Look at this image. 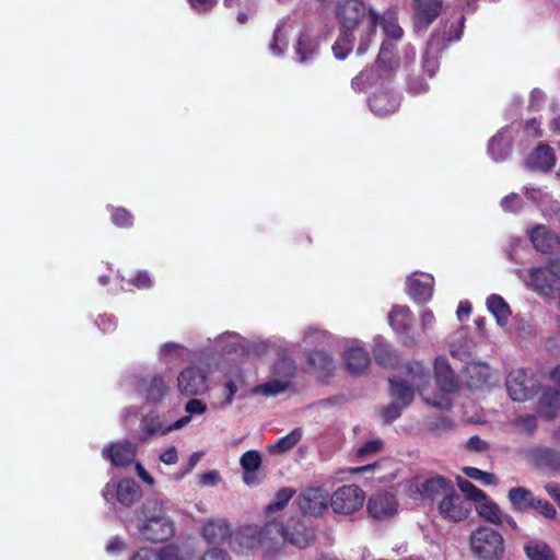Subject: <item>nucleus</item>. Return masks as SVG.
I'll return each mask as SVG.
<instances>
[{
  "mask_svg": "<svg viewBox=\"0 0 560 560\" xmlns=\"http://www.w3.org/2000/svg\"><path fill=\"white\" fill-rule=\"evenodd\" d=\"M198 478H199V483L201 486H206V487L214 486L220 480V476L217 471H209V472L201 474V475H199Z\"/></svg>",
  "mask_w": 560,
  "mask_h": 560,
  "instance_id": "nucleus-52",
  "label": "nucleus"
},
{
  "mask_svg": "<svg viewBox=\"0 0 560 560\" xmlns=\"http://www.w3.org/2000/svg\"><path fill=\"white\" fill-rule=\"evenodd\" d=\"M316 43L308 35H303L298 42L296 52L300 55V60L305 61L307 59L306 52L310 55L315 51Z\"/></svg>",
  "mask_w": 560,
  "mask_h": 560,
  "instance_id": "nucleus-43",
  "label": "nucleus"
},
{
  "mask_svg": "<svg viewBox=\"0 0 560 560\" xmlns=\"http://www.w3.org/2000/svg\"><path fill=\"white\" fill-rule=\"evenodd\" d=\"M334 15L339 25L340 37L332 49L337 58L343 59L359 42L358 52L366 51L376 36L378 14L362 0H338Z\"/></svg>",
  "mask_w": 560,
  "mask_h": 560,
  "instance_id": "nucleus-2",
  "label": "nucleus"
},
{
  "mask_svg": "<svg viewBox=\"0 0 560 560\" xmlns=\"http://www.w3.org/2000/svg\"><path fill=\"white\" fill-rule=\"evenodd\" d=\"M202 535L208 544L219 545L228 537L229 525L222 520L208 522L203 526Z\"/></svg>",
  "mask_w": 560,
  "mask_h": 560,
  "instance_id": "nucleus-29",
  "label": "nucleus"
},
{
  "mask_svg": "<svg viewBox=\"0 0 560 560\" xmlns=\"http://www.w3.org/2000/svg\"><path fill=\"white\" fill-rule=\"evenodd\" d=\"M328 493L320 487L308 488L298 497L300 510L305 515H320L327 509Z\"/></svg>",
  "mask_w": 560,
  "mask_h": 560,
  "instance_id": "nucleus-13",
  "label": "nucleus"
},
{
  "mask_svg": "<svg viewBox=\"0 0 560 560\" xmlns=\"http://www.w3.org/2000/svg\"><path fill=\"white\" fill-rule=\"evenodd\" d=\"M303 431L300 428L292 430L289 434L268 446V451L273 454H282L292 450L302 439Z\"/></svg>",
  "mask_w": 560,
  "mask_h": 560,
  "instance_id": "nucleus-33",
  "label": "nucleus"
},
{
  "mask_svg": "<svg viewBox=\"0 0 560 560\" xmlns=\"http://www.w3.org/2000/svg\"><path fill=\"white\" fill-rule=\"evenodd\" d=\"M294 364L288 357L280 358L273 365L271 371V378L254 389L256 394L261 395H277L283 392L288 385L289 380L294 373Z\"/></svg>",
  "mask_w": 560,
  "mask_h": 560,
  "instance_id": "nucleus-9",
  "label": "nucleus"
},
{
  "mask_svg": "<svg viewBox=\"0 0 560 560\" xmlns=\"http://www.w3.org/2000/svg\"><path fill=\"white\" fill-rule=\"evenodd\" d=\"M308 364L318 375H327L332 369L331 358L323 351L314 352L308 358Z\"/></svg>",
  "mask_w": 560,
  "mask_h": 560,
  "instance_id": "nucleus-35",
  "label": "nucleus"
},
{
  "mask_svg": "<svg viewBox=\"0 0 560 560\" xmlns=\"http://www.w3.org/2000/svg\"><path fill=\"white\" fill-rule=\"evenodd\" d=\"M533 460L539 467L548 466L552 469H560V455L549 450H535Z\"/></svg>",
  "mask_w": 560,
  "mask_h": 560,
  "instance_id": "nucleus-36",
  "label": "nucleus"
},
{
  "mask_svg": "<svg viewBox=\"0 0 560 560\" xmlns=\"http://www.w3.org/2000/svg\"><path fill=\"white\" fill-rule=\"evenodd\" d=\"M411 320L412 315L406 306L396 305L392 308L388 315V322L393 329L402 338L413 341L419 338V332L413 331Z\"/></svg>",
  "mask_w": 560,
  "mask_h": 560,
  "instance_id": "nucleus-16",
  "label": "nucleus"
},
{
  "mask_svg": "<svg viewBox=\"0 0 560 560\" xmlns=\"http://www.w3.org/2000/svg\"><path fill=\"white\" fill-rule=\"evenodd\" d=\"M162 352H163V354H168L171 352H174L177 357H182L183 352H184V348L177 343L170 342V343H165L162 347Z\"/></svg>",
  "mask_w": 560,
  "mask_h": 560,
  "instance_id": "nucleus-59",
  "label": "nucleus"
},
{
  "mask_svg": "<svg viewBox=\"0 0 560 560\" xmlns=\"http://www.w3.org/2000/svg\"><path fill=\"white\" fill-rule=\"evenodd\" d=\"M508 499L514 511L525 512L534 508L537 497L527 488L513 487L508 492Z\"/></svg>",
  "mask_w": 560,
  "mask_h": 560,
  "instance_id": "nucleus-24",
  "label": "nucleus"
},
{
  "mask_svg": "<svg viewBox=\"0 0 560 560\" xmlns=\"http://www.w3.org/2000/svg\"><path fill=\"white\" fill-rule=\"evenodd\" d=\"M314 534L303 523L292 520L287 528L278 523H269L264 528L256 525L240 527L232 536L230 545L236 552H248L258 546L270 551L288 540L292 545L304 548L313 540Z\"/></svg>",
  "mask_w": 560,
  "mask_h": 560,
  "instance_id": "nucleus-3",
  "label": "nucleus"
},
{
  "mask_svg": "<svg viewBox=\"0 0 560 560\" xmlns=\"http://www.w3.org/2000/svg\"><path fill=\"white\" fill-rule=\"evenodd\" d=\"M453 488L452 482L442 476L417 477L402 485V491L412 500L444 498Z\"/></svg>",
  "mask_w": 560,
  "mask_h": 560,
  "instance_id": "nucleus-6",
  "label": "nucleus"
},
{
  "mask_svg": "<svg viewBox=\"0 0 560 560\" xmlns=\"http://www.w3.org/2000/svg\"><path fill=\"white\" fill-rule=\"evenodd\" d=\"M132 560H183V557L178 548L167 546L161 552L152 548H142L133 556Z\"/></svg>",
  "mask_w": 560,
  "mask_h": 560,
  "instance_id": "nucleus-28",
  "label": "nucleus"
},
{
  "mask_svg": "<svg viewBox=\"0 0 560 560\" xmlns=\"http://www.w3.org/2000/svg\"><path fill=\"white\" fill-rule=\"evenodd\" d=\"M142 393L145 394L148 400L159 401L168 390V386L162 377L153 376L149 381L143 382Z\"/></svg>",
  "mask_w": 560,
  "mask_h": 560,
  "instance_id": "nucleus-32",
  "label": "nucleus"
},
{
  "mask_svg": "<svg viewBox=\"0 0 560 560\" xmlns=\"http://www.w3.org/2000/svg\"><path fill=\"white\" fill-rule=\"evenodd\" d=\"M439 512L446 520L460 522L469 515L470 506L465 503L453 488L451 493L442 498L439 504Z\"/></svg>",
  "mask_w": 560,
  "mask_h": 560,
  "instance_id": "nucleus-15",
  "label": "nucleus"
},
{
  "mask_svg": "<svg viewBox=\"0 0 560 560\" xmlns=\"http://www.w3.org/2000/svg\"><path fill=\"white\" fill-rule=\"evenodd\" d=\"M442 0H413V13L417 23L428 25L442 10Z\"/></svg>",
  "mask_w": 560,
  "mask_h": 560,
  "instance_id": "nucleus-23",
  "label": "nucleus"
},
{
  "mask_svg": "<svg viewBox=\"0 0 560 560\" xmlns=\"http://www.w3.org/2000/svg\"><path fill=\"white\" fill-rule=\"evenodd\" d=\"M469 548L478 560H502L505 555L503 536L485 525L470 533Z\"/></svg>",
  "mask_w": 560,
  "mask_h": 560,
  "instance_id": "nucleus-5",
  "label": "nucleus"
},
{
  "mask_svg": "<svg viewBox=\"0 0 560 560\" xmlns=\"http://www.w3.org/2000/svg\"><path fill=\"white\" fill-rule=\"evenodd\" d=\"M434 372L435 382L440 388L439 393H433L427 387L430 376L424 366L419 362L409 364L399 376L390 380L394 402L384 411L386 421H393L399 417L401 409L412 400L416 390L429 405L439 408L450 406V395L455 390L456 382L445 358H438L435 360Z\"/></svg>",
  "mask_w": 560,
  "mask_h": 560,
  "instance_id": "nucleus-1",
  "label": "nucleus"
},
{
  "mask_svg": "<svg viewBox=\"0 0 560 560\" xmlns=\"http://www.w3.org/2000/svg\"><path fill=\"white\" fill-rule=\"evenodd\" d=\"M201 453H194L190 455L189 459H188V464H187V467L185 468V470L179 475L177 476L178 479L183 478L185 475L189 474L192 468L198 464V462L201 459Z\"/></svg>",
  "mask_w": 560,
  "mask_h": 560,
  "instance_id": "nucleus-58",
  "label": "nucleus"
},
{
  "mask_svg": "<svg viewBox=\"0 0 560 560\" xmlns=\"http://www.w3.org/2000/svg\"><path fill=\"white\" fill-rule=\"evenodd\" d=\"M555 163L553 151L544 144L538 145L527 158V165L536 171H548Z\"/></svg>",
  "mask_w": 560,
  "mask_h": 560,
  "instance_id": "nucleus-25",
  "label": "nucleus"
},
{
  "mask_svg": "<svg viewBox=\"0 0 560 560\" xmlns=\"http://www.w3.org/2000/svg\"><path fill=\"white\" fill-rule=\"evenodd\" d=\"M188 2L195 11L203 12L210 10L217 0H188Z\"/></svg>",
  "mask_w": 560,
  "mask_h": 560,
  "instance_id": "nucleus-54",
  "label": "nucleus"
},
{
  "mask_svg": "<svg viewBox=\"0 0 560 560\" xmlns=\"http://www.w3.org/2000/svg\"><path fill=\"white\" fill-rule=\"evenodd\" d=\"M463 472L474 479V480H477L479 482H481L482 485L485 486H490V485H498L499 480L497 478L495 475L493 474H490V472H486V471H482L476 467H464L463 468Z\"/></svg>",
  "mask_w": 560,
  "mask_h": 560,
  "instance_id": "nucleus-38",
  "label": "nucleus"
},
{
  "mask_svg": "<svg viewBox=\"0 0 560 560\" xmlns=\"http://www.w3.org/2000/svg\"><path fill=\"white\" fill-rule=\"evenodd\" d=\"M382 445L380 440L369 441L357 450V456L361 459H366L378 453L382 450Z\"/></svg>",
  "mask_w": 560,
  "mask_h": 560,
  "instance_id": "nucleus-45",
  "label": "nucleus"
},
{
  "mask_svg": "<svg viewBox=\"0 0 560 560\" xmlns=\"http://www.w3.org/2000/svg\"><path fill=\"white\" fill-rule=\"evenodd\" d=\"M292 497H293L292 489L285 488V489L280 490L276 494L273 501L267 506V513L271 514L273 512L282 510L288 504V502L290 501V499Z\"/></svg>",
  "mask_w": 560,
  "mask_h": 560,
  "instance_id": "nucleus-40",
  "label": "nucleus"
},
{
  "mask_svg": "<svg viewBox=\"0 0 560 560\" xmlns=\"http://www.w3.org/2000/svg\"><path fill=\"white\" fill-rule=\"evenodd\" d=\"M221 342L224 343V348L228 352H235L237 353L238 350H241L242 353L247 352V354H254L258 355L260 354L266 346L264 343L253 346L252 349H248V347L245 345L244 340L235 335V334H229L221 338Z\"/></svg>",
  "mask_w": 560,
  "mask_h": 560,
  "instance_id": "nucleus-31",
  "label": "nucleus"
},
{
  "mask_svg": "<svg viewBox=\"0 0 560 560\" xmlns=\"http://www.w3.org/2000/svg\"><path fill=\"white\" fill-rule=\"evenodd\" d=\"M103 456L115 466H126L133 462L136 446L129 442H118L103 450Z\"/></svg>",
  "mask_w": 560,
  "mask_h": 560,
  "instance_id": "nucleus-21",
  "label": "nucleus"
},
{
  "mask_svg": "<svg viewBox=\"0 0 560 560\" xmlns=\"http://www.w3.org/2000/svg\"><path fill=\"white\" fill-rule=\"evenodd\" d=\"M136 470H137L139 478L143 482H145L149 486L153 485L154 480H153L152 476L140 464L136 465Z\"/></svg>",
  "mask_w": 560,
  "mask_h": 560,
  "instance_id": "nucleus-61",
  "label": "nucleus"
},
{
  "mask_svg": "<svg viewBox=\"0 0 560 560\" xmlns=\"http://www.w3.org/2000/svg\"><path fill=\"white\" fill-rule=\"evenodd\" d=\"M241 466L243 468V481L249 487L260 485L264 475L259 471L261 466V456L256 451H248L241 457Z\"/></svg>",
  "mask_w": 560,
  "mask_h": 560,
  "instance_id": "nucleus-20",
  "label": "nucleus"
},
{
  "mask_svg": "<svg viewBox=\"0 0 560 560\" xmlns=\"http://www.w3.org/2000/svg\"><path fill=\"white\" fill-rule=\"evenodd\" d=\"M398 503L389 492H376L368 501L369 514L374 518L390 517L397 513Z\"/></svg>",
  "mask_w": 560,
  "mask_h": 560,
  "instance_id": "nucleus-17",
  "label": "nucleus"
},
{
  "mask_svg": "<svg viewBox=\"0 0 560 560\" xmlns=\"http://www.w3.org/2000/svg\"><path fill=\"white\" fill-rule=\"evenodd\" d=\"M178 459L177 450L174 446L168 447L160 455V460L166 465H174Z\"/></svg>",
  "mask_w": 560,
  "mask_h": 560,
  "instance_id": "nucleus-53",
  "label": "nucleus"
},
{
  "mask_svg": "<svg viewBox=\"0 0 560 560\" xmlns=\"http://www.w3.org/2000/svg\"><path fill=\"white\" fill-rule=\"evenodd\" d=\"M287 36V31L283 27L277 28L273 36V43L270 45L271 50H276L280 46H284V39Z\"/></svg>",
  "mask_w": 560,
  "mask_h": 560,
  "instance_id": "nucleus-57",
  "label": "nucleus"
},
{
  "mask_svg": "<svg viewBox=\"0 0 560 560\" xmlns=\"http://www.w3.org/2000/svg\"><path fill=\"white\" fill-rule=\"evenodd\" d=\"M200 560H230V557L224 550L213 547Z\"/></svg>",
  "mask_w": 560,
  "mask_h": 560,
  "instance_id": "nucleus-51",
  "label": "nucleus"
},
{
  "mask_svg": "<svg viewBox=\"0 0 560 560\" xmlns=\"http://www.w3.org/2000/svg\"><path fill=\"white\" fill-rule=\"evenodd\" d=\"M506 389L513 400L525 401L535 394L536 382L525 370H513L506 378Z\"/></svg>",
  "mask_w": 560,
  "mask_h": 560,
  "instance_id": "nucleus-11",
  "label": "nucleus"
},
{
  "mask_svg": "<svg viewBox=\"0 0 560 560\" xmlns=\"http://www.w3.org/2000/svg\"><path fill=\"white\" fill-rule=\"evenodd\" d=\"M398 105L399 97L387 91H382L370 100V107L376 115L394 113Z\"/></svg>",
  "mask_w": 560,
  "mask_h": 560,
  "instance_id": "nucleus-26",
  "label": "nucleus"
},
{
  "mask_svg": "<svg viewBox=\"0 0 560 560\" xmlns=\"http://www.w3.org/2000/svg\"><path fill=\"white\" fill-rule=\"evenodd\" d=\"M177 388L186 396L205 394L208 389L205 373L195 366L184 369L177 376Z\"/></svg>",
  "mask_w": 560,
  "mask_h": 560,
  "instance_id": "nucleus-12",
  "label": "nucleus"
},
{
  "mask_svg": "<svg viewBox=\"0 0 560 560\" xmlns=\"http://www.w3.org/2000/svg\"><path fill=\"white\" fill-rule=\"evenodd\" d=\"M186 416L183 418H189V422L194 416L203 415L207 411V405L200 399H190L185 405Z\"/></svg>",
  "mask_w": 560,
  "mask_h": 560,
  "instance_id": "nucleus-46",
  "label": "nucleus"
},
{
  "mask_svg": "<svg viewBox=\"0 0 560 560\" xmlns=\"http://www.w3.org/2000/svg\"><path fill=\"white\" fill-rule=\"evenodd\" d=\"M467 383L470 387H480L491 377V370L487 364L470 362L464 369Z\"/></svg>",
  "mask_w": 560,
  "mask_h": 560,
  "instance_id": "nucleus-27",
  "label": "nucleus"
},
{
  "mask_svg": "<svg viewBox=\"0 0 560 560\" xmlns=\"http://www.w3.org/2000/svg\"><path fill=\"white\" fill-rule=\"evenodd\" d=\"M219 371L222 374V405H230L243 382L242 371L240 366H229L226 361L220 364Z\"/></svg>",
  "mask_w": 560,
  "mask_h": 560,
  "instance_id": "nucleus-14",
  "label": "nucleus"
},
{
  "mask_svg": "<svg viewBox=\"0 0 560 560\" xmlns=\"http://www.w3.org/2000/svg\"><path fill=\"white\" fill-rule=\"evenodd\" d=\"M382 26L386 36L398 39L402 35V30L397 23L395 14L388 13L382 19Z\"/></svg>",
  "mask_w": 560,
  "mask_h": 560,
  "instance_id": "nucleus-39",
  "label": "nucleus"
},
{
  "mask_svg": "<svg viewBox=\"0 0 560 560\" xmlns=\"http://www.w3.org/2000/svg\"><path fill=\"white\" fill-rule=\"evenodd\" d=\"M387 351V346L383 343H377L374 349V354L376 360H378L382 364H385V361L383 359V352Z\"/></svg>",
  "mask_w": 560,
  "mask_h": 560,
  "instance_id": "nucleus-64",
  "label": "nucleus"
},
{
  "mask_svg": "<svg viewBox=\"0 0 560 560\" xmlns=\"http://www.w3.org/2000/svg\"><path fill=\"white\" fill-rule=\"evenodd\" d=\"M342 359L350 373H361L366 369L370 363V355L368 351L361 347L358 341H350L347 343L342 353Z\"/></svg>",
  "mask_w": 560,
  "mask_h": 560,
  "instance_id": "nucleus-18",
  "label": "nucleus"
},
{
  "mask_svg": "<svg viewBox=\"0 0 560 560\" xmlns=\"http://www.w3.org/2000/svg\"><path fill=\"white\" fill-rule=\"evenodd\" d=\"M467 448L472 452H483L487 450V443L478 436H471L467 441Z\"/></svg>",
  "mask_w": 560,
  "mask_h": 560,
  "instance_id": "nucleus-56",
  "label": "nucleus"
},
{
  "mask_svg": "<svg viewBox=\"0 0 560 560\" xmlns=\"http://www.w3.org/2000/svg\"><path fill=\"white\" fill-rule=\"evenodd\" d=\"M521 198L515 194L506 196L501 201L502 208L505 211H516L521 208Z\"/></svg>",
  "mask_w": 560,
  "mask_h": 560,
  "instance_id": "nucleus-49",
  "label": "nucleus"
},
{
  "mask_svg": "<svg viewBox=\"0 0 560 560\" xmlns=\"http://www.w3.org/2000/svg\"><path fill=\"white\" fill-rule=\"evenodd\" d=\"M457 485L467 499L474 502L475 510L481 518L491 524L502 525L503 511L491 498L463 477H457Z\"/></svg>",
  "mask_w": 560,
  "mask_h": 560,
  "instance_id": "nucleus-7",
  "label": "nucleus"
},
{
  "mask_svg": "<svg viewBox=\"0 0 560 560\" xmlns=\"http://www.w3.org/2000/svg\"><path fill=\"white\" fill-rule=\"evenodd\" d=\"M463 337V331H458L451 345V354L453 357H457L458 359H464L469 352H470V349H471V346L466 342L464 346L462 345H458L457 341H459V339Z\"/></svg>",
  "mask_w": 560,
  "mask_h": 560,
  "instance_id": "nucleus-47",
  "label": "nucleus"
},
{
  "mask_svg": "<svg viewBox=\"0 0 560 560\" xmlns=\"http://www.w3.org/2000/svg\"><path fill=\"white\" fill-rule=\"evenodd\" d=\"M142 538L163 541L174 534V524L167 516L165 503L159 499L147 500L137 524Z\"/></svg>",
  "mask_w": 560,
  "mask_h": 560,
  "instance_id": "nucleus-4",
  "label": "nucleus"
},
{
  "mask_svg": "<svg viewBox=\"0 0 560 560\" xmlns=\"http://www.w3.org/2000/svg\"><path fill=\"white\" fill-rule=\"evenodd\" d=\"M503 143V137L498 135L495 137H493L491 140H490V143H489V153L494 158V159H499L502 156L501 152H500V148Z\"/></svg>",
  "mask_w": 560,
  "mask_h": 560,
  "instance_id": "nucleus-55",
  "label": "nucleus"
},
{
  "mask_svg": "<svg viewBox=\"0 0 560 560\" xmlns=\"http://www.w3.org/2000/svg\"><path fill=\"white\" fill-rule=\"evenodd\" d=\"M377 63L381 68L388 69H393V67L397 63V60L394 56L393 47L387 42H384L382 44L377 58Z\"/></svg>",
  "mask_w": 560,
  "mask_h": 560,
  "instance_id": "nucleus-41",
  "label": "nucleus"
},
{
  "mask_svg": "<svg viewBox=\"0 0 560 560\" xmlns=\"http://www.w3.org/2000/svg\"><path fill=\"white\" fill-rule=\"evenodd\" d=\"M160 417H161V424L168 427L170 432H172L174 430H179L189 423V418H179L178 420L172 422V421H170V419L167 418L166 415H160Z\"/></svg>",
  "mask_w": 560,
  "mask_h": 560,
  "instance_id": "nucleus-50",
  "label": "nucleus"
},
{
  "mask_svg": "<svg viewBox=\"0 0 560 560\" xmlns=\"http://www.w3.org/2000/svg\"><path fill=\"white\" fill-rule=\"evenodd\" d=\"M487 307L499 326H505L511 316L509 304L500 295L492 294L487 299Z\"/></svg>",
  "mask_w": 560,
  "mask_h": 560,
  "instance_id": "nucleus-30",
  "label": "nucleus"
},
{
  "mask_svg": "<svg viewBox=\"0 0 560 560\" xmlns=\"http://www.w3.org/2000/svg\"><path fill=\"white\" fill-rule=\"evenodd\" d=\"M116 492L117 501L126 506L131 505L140 498V489L131 479H124L117 486L108 483L104 489V497L109 500L108 495Z\"/></svg>",
  "mask_w": 560,
  "mask_h": 560,
  "instance_id": "nucleus-19",
  "label": "nucleus"
},
{
  "mask_svg": "<svg viewBox=\"0 0 560 560\" xmlns=\"http://www.w3.org/2000/svg\"><path fill=\"white\" fill-rule=\"evenodd\" d=\"M532 510H535L539 515L548 520H555L558 514L556 508L549 501L538 497Z\"/></svg>",
  "mask_w": 560,
  "mask_h": 560,
  "instance_id": "nucleus-42",
  "label": "nucleus"
},
{
  "mask_svg": "<svg viewBox=\"0 0 560 560\" xmlns=\"http://www.w3.org/2000/svg\"><path fill=\"white\" fill-rule=\"evenodd\" d=\"M560 282V261H552L548 268L534 269L527 284L545 296H553Z\"/></svg>",
  "mask_w": 560,
  "mask_h": 560,
  "instance_id": "nucleus-10",
  "label": "nucleus"
},
{
  "mask_svg": "<svg viewBox=\"0 0 560 560\" xmlns=\"http://www.w3.org/2000/svg\"><path fill=\"white\" fill-rule=\"evenodd\" d=\"M142 430L148 434L165 435L170 433V428L161 424L160 415L148 416L142 420Z\"/></svg>",
  "mask_w": 560,
  "mask_h": 560,
  "instance_id": "nucleus-37",
  "label": "nucleus"
},
{
  "mask_svg": "<svg viewBox=\"0 0 560 560\" xmlns=\"http://www.w3.org/2000/svg\"><path fill=\"white\" fill-rule=\"evenodd\" d=\"M131 221V215L125 209H116L113 213V222L118 226H128Z\"/></svg>",
  "mask_w": 560,
  "mask_h": 560,
  "instance_id": "nucleus-48",
  "label": "nucleus"
},
{
  "mask_svg": "<svg viewBox=\"0 0 560 560\" xmlns=\"http://www.w3.org/2000/svg\"><path fill=\"white\" fill-rule=\"evenodd\" d=\"M378 470H380V465L378 464H372V465H365V466L352 468L351 472H354V474H365V472H370V471L376 472Z\"/></svg>",
  "mask_w": 560,
  "mask_h": 560,
  "instance_id": "nucleus-63",
  "label": "nucleus"
},
{
  "mask_svg": "<svg viewBox=\"0 0 560 560\" xmlns=\"http://www.w3.org/2000/svg\"><path fill=\"white\" fill-rule=\"evenodd\" d=\"M433 278L427 273H416L408 280L410 295L418 302L424 303L432 296Z\"/></svg>",
  "mask_w": 560,
  "mask_h": 560,
  "instance_id": "nucleus-22",
  "label": "nucleus"
},
{
  "mask_svg": "<svg viewBox=\"0 0 560 560\" xmlns=\"http://www.w3.org/2000/svg\"><path fill=\"white\" fill-rule=\"evenodd\" d=\"M470 308L471 306L467 301L459 303L457 308V317L460 322H463L469 316Z\"/></svg>",
  "mask_w": 560,
  "mask_h": 560,
  "instance_id": "nucleus-60",
  "label": "nucleus"
},
{
  "mask_svg": "<svg viewBox=\"0 0 560 560\" xmlns=\"http://www.w3.org/2000/svg\"><path fill=\"white\" fill-rule=\"evenodd\" d=\"M435 324V316L430 310H423L419 316V326L413 331L419 332V337L432 329Z\"/></svg>",
  "mask_w": 560,
  "mask_h": 560,
  "instance_id": "nucleus-44",
  "label": "nucleus"
},
{
  "mask_svg": "<svg viewBox=\"0 0 560 560\" xmlns=\"http://www.w3.org/2000/svg\"><path fill=\"white\" fill-rule=\"evenodd\" d=\"M150 278L147 273L144 272H141L137 276V278L135 279V285L139 289H142V288H148L150 287Z\"/></svg>",
  "mask_w": 560,
  "mask_h": 560,
  "instance_id": "nucleus-62",
  "label": "nucleus"
},
{
  "mask_svg": "<svg viewBox=\"0 0 560 560\" xmlns=\"http://www.w3.org/2000/svg\"><path fill=\"white\" fill-rule=\"evenodd\" d=\"M524 550L529 560H556L552 550L544 541H528Z\"/></svg>",
  "mask_w": 560,
  "mask_h": 560,
  "instance_id": "nucleus-34",
  "label": "nucleus"
},
{
  "mask_svg": "<svg viewBox=\"0 0 560 560\" xmlns=\"http://www.w3.org/2000/svg\"><path fill=\"white\" fill-rule=\"evenodd\" d=\"M365 502V493L355 485L338 488L330 498V506L336 514L351 515L360 511Z\"/></svg>",
  "mask_w": 560,
  "mask_h": 560,
  "instance_id": "nucleus-8",
  "label": "nucleus"
}]
</instances>
